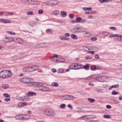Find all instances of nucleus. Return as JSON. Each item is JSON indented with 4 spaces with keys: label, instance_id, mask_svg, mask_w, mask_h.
<instances>
[{
    "label": "nucleus",
    "instance_id": "nucleus-37",
    "mask_svg": "<svg viewBox=\"0 0 122 122\" xmlns=\"http://www.w3.org/2000/svg\"><path fill=\"white\" fill-rule=\"evenodd\" d=\"M87 100L91 102H93L95 101V99L90 98H88Z\"/></svg>",
    "mask_w": 122,
    "mask_h": 122
},
{
    "label": "nucleus",
    "instance_id": "nucleus-15",
    "mask_svg": "<svg viewBox=\"0 0 122 122\" xmlns=\"http://www.w3.org/2000/svg\"><path fill=\"white\" fill-rule=\"evenodd\" d=\"M41 91L43 92H50L51 90L49 88L46 87L44 86L42 87Z\"/></svg>",
    "mask_w": 122,
    "mask_h": 122
},
{
    "label": "nucleus",
    "instance_id": "nucleus-9",
    "mask_svg": "<svg viewBox=\"0 0 122 122\" xmlns=\"http://www.w3.org/2000/svg\"><path fill=\"white\" fill-rule=\"evenodd\" d=\"M30 78L28 77H24L21 78L20 81L21 82L27 83L29 81H30Z\"/></svg>",
    "mask_w": 122,
    "mask_h": 122
},
{
    "label": "nucleus",
    "instance_id": "nucleus-45",
    "mask_svg": "<svg viewBox=\"0 0 122 122\" xmlns=\"http://www.w3.org/2000/svg\"><path fill=\"white\" fill-rule=\"evenodd\" d=\"M118 94V93L115 91H113L112 93V94L113 95H117Z\"/></svg>",
    "mask_w": 122,
    "mask_h": 122
},
{
    "label": "nucleus",
    "instance_id": "nucleus-31",
    "mask_svg": "<svg viewBox=\"0 0 122 122\" xmlns=\"http://www.w3.org/2000/svg\"><path fill=\"white\" fill-rule=\"evenodd\" d=\"M65 61V59L64 58H60L57 60L58 62H63Z\"/></svg>",
    "mask_w": 122,
    "mask_h": 122
},
{
    "label": "nucleus",
    "instance_id": "nucleus-53",
    "mask_svg": "<svg viewBox=\"0 0 122 122\" xmlns=\"http://www.w3.org/2000/svg\"><path fill=\"white\" fill-rule=\"evenodd\" d=\"M97 39V38L96 37H93L91 38V40L93 41H96Z\"/></svg>",
    "mask_w": 122,
    "mask_h": 122
},
{
    "label": "nucleus",
    "instance_id": "nucleus-1",
    "mask_svg": "<svg viewBox=\"0 0 122 122\" xmlns=\"http://www.w3.org/2000/svg\"><path fill=\"white\" fill-rule=\"evenodd\" d=\"M11 72L9 70H3L0 72V78H5L10 77L12 76Z\"/></svg>",
    "mask_w": 122,
    "mask_h": 122
},
{
    "label": "nucleus",
    "instance_id": "nucleus-22",
    "mask_svg": "<svg viewBox=\"0 0 122 122\" xmlns=\"http://www.w3.org/2000/svg\"><path fill=\"white\" fill-rule=\"evenodd\" d=\"M60 14L63 17H65L67 16L66 12L64 11H62L61 12Z\"/></svg>",
    "mask_w": 122,
    "mask_h": 122
},
{
    "label": "nucleus",
    "instance_id": "nucleus-2",
    "mask_svg": "<svg viewBox=\"0 0 122 122\" xmlns=\"http://www.w3.org/2000/svg\"><path fill=\"white\" fill-rule=\"evenodd\" d=\"M43 114L46 116H54L56 114L55 111L52 109H46L43 111Z\"/></svg>",
    "mask_w": 122,
    "mask_h": 122
},
{
    "label": "nucleus",
    "instance_id": "nucleus-7",
    "mask_svg": "<svg viewBox=\"0 0 122 122\" xmlns=\"http://www.w3.org/2000/svg\"><path fill=\"white\" fill-rule=\"evenodd\" d=\"M79 66V69L83 68L86 70H89V65L88 64H86L84 66L82 64H80Z\"/></svg>",
    "mask_w": 122,
    "mask_h": 122
},
{
    "label": "nucleus",
    "instance_id": "nucleus-63",
    "mask_svg": "<svg viewBox=\"0 0 122 122\" xmlns=\"http://www.w3.org/2000/svg\"><path fill=\"white\" fill-rule=\"evenodd\" d=\"M10 99L9 98H5L4 99L5 101L6 102H8L10 100Z\"/></svg>",
    "mask_w": 122,
    "mask_h": 122
},
{
    "label": "nucleus",
    "instance_id": "nucleus-6",
    "mask_svg": "<svg viewBox=\"0 0 122 122\" xmlns=\"http://www.w3.org/2000/svg\"><path fill=\"white\" fill-rule=\"evenodd\" d=\"M31 66H28L25 67L22 69V71L25 72H32Z\"/></svg>",
    "mask_w": 122,
    "mask_h": 122
},
{
    "label": "nucleus",
    "instance_id": "nucleus-4",
    "mask_svg": "<svg viewBox=\"0 0 122 122\" xmlns=\"http://www.w3.org/2000/svg\"><path fill=\"white\" fill-rule=\"evenodd\" d=\"M43 85V84L42 83L36 82L35 86L37 90L41 91Z\"/></svg>",
    "mask_w": 122,
    "mask_h": 122
},
{
    "label": "nucleus",
    "instance_id": "nucleus-11",
    "mask_svg": "<svg viewBox=\"0 0 122 122\" xmlns=\"http://www.w3.org/2000/svg\"><path fill=\"white\" fill-rule=\"evenodd\" d=\"M58 56L56 54H55V56L51 57L50 58V60L53 62H57V59H56L58 58Z\"/></svg>",
    "mask_w": 122,
    "mask_h": 122
},
{
    "label": "nucleus",
    "instance_id": "nucleus-52",
    "mask_svg": "<svg viewBox=\"0 0 122 122\" xmlns=\"http://www.w3.org/2000/svg\"><path fill=\"white\" fill-rule=\"evenodd\" d=\"M109 34V33L106 32H104L102 33L103 35L106 36H108V35Z\"/></svg>",
    "mask_w": 122,
    "mask_h": 122
},
{
    "label": "nucleus",
    "instance_id": "nucleus-33",
    "mask_svg": "<svg viewBox=\"0 0 122 122\" xmlns=\"http://www.w3.org/2000/svg\"><path fill=\"white\" fill-rule=\"evenodd\" d=\"M118 36H117L118 37L117 40L119 41H122V35H118Z\"/></svg>",
    "mask_w": 122,
    "mask_h": 122
},
{
    "label": "nucleus",
    "instance_id": "nucleus-51",
    "mask_svg": "<svg viewBox=\"0 0 122 122\" xmlns=\"http://www.w3.org/2000/svg\"><path fill=\"white\" fill-rule=\"evenodd\" d=\"M8 33L9 34H11L13 35H15V32L12 31H8Z\"/></svg>",
    "mask_w": 122,
    "mask_h": 122
},
{
    "label": "nucleus",
    "instance_id": "nucleus-48",
    "mask_svg": "<svg viewBox=\"0 0 122 122\" xmlns=\"http://www.w3.org/2000/svg\"><path fill=\"white\" fill-rule=\"evenodd\" d=\"M3 95L4 97H10V95L6 93H4Z\"/></svg>",
    "mask_w": 122,
    "mask_h": 122
},
{
    "label": "nucleus",
    "instance_id": "nucleus-36",
    "mask_svg": "<svg viewBox=\"0 0 122 122\" xmlns=\"http://www.w3.org/2000/svg\"><path fill=\"white\" fill-rule=\"evenodd\" d=\"M11 22V21L9 20L5 19L4 23H10Z\"/></svg>",
    "mask_w": 122,
    "mask_h": 122
},
{
    "label": "nucleus",
    "instance_id": "nucleus-3",
    "mask_svg": "<svg viewBox=\"0 0 122 122\" xmlns=\"http://www.w3.org/2000/svg\"><path fill=\"white\" fill-rule=\"evenodd\" d=\"M25 115L26 116H27L26 117H22V114H19L16 115L15 117V118L19 120H26L29 119L30 117L29 116L27 115Z\"/></svg>",
    "mask_w": 122,
    "mask_h": 122
},
{
    "label": "nucleus",
    "instance_id": "nucleus-60",
    "mask_svg": "<svg viewBox=\"0 0 122 122\" xmlns=\"http://www.w3.org/2000/svg\"><path fill=\"white\" fill-rule=\"evenodd\" d=\"M88 53L91 54H93L94 53V52L93 51H88Z\"/></svg>",
    "mask_w": 122,
    "mask_h": 122
},
{
    "label": "nucleus",
    "instance_id": "nucleus-25",
    "mask_svg": "<svg viewBox=\"0 0 122 122\" xmlns=\"http://www.w3.org/2000/svg\"><path fill=\"white\" fill-rule=\"evenodd\" d=\"M59 38L62 40H69L68 38H66L62 36H59Z\"/></svg>",
    "mask_w": 122,
    "mask_h": 122
},
{
    "label": "nucleus",
    "instance_id": "nucleus-41",
    "mask_svg": "<svg viewBox=\"0 0 122 122\" xmlns=\"http://www.w3.org/2000/svg\"><path fill=\"white\" fill-rule=\"evenodd\" d=\"M34 13L33 12L30 11L27 12L26 14L27 15H33Z\"/></svg>",
    "mask_w": 122,
    "mask_h": 122
},
{
    "label": "nucleus",
    "instance_id": "nucleus-8",
    "mask_svg": "<svg viewBox=\"0 0 122 122\" xmlns=\"http://www.w3.org/2000/svg\"><path fill=\"white\" fill-rule=\"evenodd\" d=\"M2 41L5 42H9L13 41V39L11 38L5 37L3 38Z\"/></svg>",
    "mask_w": 122,
    "mask_h": 122
},
{
    "label": "nucleus",
    "instance_id": "nucleus-21",
    "mask_svg": "<svg viewBox=\"0 0 122 122\" xmlns=\"http://www.w3.org/2000/svg\"><path fill=\"white\" fill-rule=\"evenodd\" d=\"M27 85L29 86H35V84H36L35 82H30V81L27 82Z\"/></svg>",
    "mask_w": 122,
    "mask_h": 122
},
{
    "label": "nucleus",
    "instance_id": "nucleus-49",
    "mask_svg": "<svg viewBox=\"0 0 122 122\" xmlns=\"http://www.w3.org/2000/svg\"><path fill=\"white\" fill-rule=\"evenodd\" d=\"M103 117L106 118H111V116L108 115H104L103 116Z\"/></svg>",
    "mask_w": 122,
    "mask_h": 122
},
{
    "label": "nucleus",
    "instance_id": "nucleus-27",
    "mask_svg": "<svg viewBox=\"0 0 122 122\" xmlns=\"http://www.w3.org/2000/svg\"><path fill=\"white\" fill-rule=\"evenodd\" d=\"M71 37L73 39L76 40L77 39V36L75 35L72 34L71 35Z\"/></svg>",
    "mask_w": 122,
    "mask_h": 122
},
{
    "label": "nucleus",
    "instance_id": "nucleus-55",
    "mask_svg": "<svg viewBox=\"0 0 122 122\" xmlns=\"http://www.w3.org/2000/svg\"><path fill=\"white\" fill-rule=\"evenodd\" d=\"M38 13L39 14H41L43 13V10L42 9H41L40 10H39L38 11Z\"/></svg>",
    "mask_w": 122,
    "mask_h": 122
},
{
    "label": "nucleus",
    "instance_id": "nucleus-46",
    "mask_svg": "<svg viewBox=\"0 0 122 122\" xmlns=\"http://www.w3.org/2000/svg\"><path fill=\"white\" fill-rule=\"evenodd\" d=\"M90 34L88 32H86L85 33V36L86 37H89L90 36Z\"/></svg>",
    "mask_w": 122,
    "mask_h": 122
},
{
    "label": "nucleus",
    "instance_id": "nucleus-54",
    "mask_svg": "<svg viewBox=\"0 0 122 122\" xmlns=\"http://www.w3.org/2000/svg\"><path fill=\"white\" fill-rule=\"evenodd\" d=\"M92 76H89L84 78V79L86 80H88L92 79Z\"/></svg>",
    "mask_w": 122,
    "mask_h": 122
},
{
    "label": "nucleus",
    "instance_id": "nucleus-35",
    "mask_svg": "<svg viewBox=\"0 0 122 122\" xmlns=\"http://www.w3.org/2000/svg\"><path fill=\"white\" fill-rule=\"evenodd\" d=\"M3 87L4 89H6L8 87V85L7 84H5L3 85Z\"/></svg>",
    "mask_w": 122,
    "mask_h": 122
},
{
    "label": "nucleus",
    "instance_id": "nucleus-28",
    "mask_svg": "<svg viewBox=\"0 0 122 122\" xmlns=\"http://www.w3.org/2000/svg\"><path fill=\"white\" fill-rule=\"evenodd\" d=\"M51 85L52 86L56 87L59 86V84L57 82H53L52 83Z\"/></svg>",
    "mask_w": 122,
    "mask_h": 122
},
{
    "label": "nucleus",
    "instance_id": "nucleus-43",
    "mask_svg": "<svg viewBox=\"0 0 122 122\" xmlns=\"http://www.w3.org/2000/svg\"><path fill=\"white\" fill-rule=\"evenodd\" d=\"M81 18L79 17L77 18H76V21L77 22H81Z\"/></svg>",
    "mask_w": 122,
    "mask_h": 122
},
{
    "label": "nucleus",
    "instance_id": "nucleus-38",
    "mask_svg": "<svg viewBox=\"0 0 122 122\" xmlns=\"http://www.w3.org/2000/svg\"><path fill=\"white\" fill-rule=\"evenodd\" d=\"M46 32L47 33H50L51 34L52 31V30L50 29H47L46 30Z\"/></svg>",
    "mask_w": 122,
    "mask_h": 122
},
{
    "label": "nucleus",
    "instance_id": "nucleus-42",
    "mask_svg": "<svg viewBox=\"0 0 122 122\" xmlns=\"http://www.w3.org/2000/svg\"><path fill=\"white\" fill-rule=\"evenodd\" d=\"M64 71V70L63 69H59L57 71V72L58 73H63Z\"/></svg>",
    "mask_w": 122,
    "mask_h": 122
},
{
    "label": "nucleus",
    "instance_id": "nucleus-47",
    "mask_svg": "<svg viewBox=\"0 0 122 122\" xmlns=\"http://www.w3.org/2000/svg\"><path fill=\"white\" fill-rule=\"evenodd\" d=\"M118 36V35L117 34H112L109 37L110 38H112L113 37H115Z\"/></svg>",
    "mask_w": 122,
    "mask_h": 122
},
{
    "label": "nucleus",
    "instance_id": "nucleus-34",
    "mask_svg": "<svg viewBox=\"0 0 122 122\" xmlns=\"http://www.w3.org/2000/svg\"><path fill=\"white\" fill-rule=\"evenodd\" d=\"M95 70H100L102 69V67L100 66L95 65Z\"/></svg>",
    "mask_w": 122,
    "mask_h": 122
},
{
    "label": "nucleus",
    "instance_id": "nucleus-59",
    "mask_svg": "<svg viewBox=\"0 0 122 122\" xmlns=\"http://www.w3.org/2000/svg\"><path fill=\"white\" fill-rule=\"evenodd\" d=\"M86 20L84 19H82L81 18V22H86Z\"/></svg>",
    "mask_w": 122,
    "mask_h": 122
},
{
    "label": "nucleus",
    "instance_id": "nucleus-29",
    "mask_svg": "<svg viewBox=\"0 0 122 122\" xmlns=\"http://www.w3.org/2000/svg\"><path fill=\"white\" fill-rule=\"evenodd\" d=\"M41 44H43V46H42V47H47L49 46V43H42Z\"/></svg>",
    "mask_w": 122,
    "mask_h": 122
},
{
    "label": "nucleus",
    "instance_id": "nucleus-32",
    "mask_svg": "<svg viewBox=\"0 0 122 122\" xmlns=\"http://www.w3.org/2000/svg\"><path fill=\"white\" fill-rule=\"evenodd\" d=\"M83 9L84 10H92V8L91 7L89 8L83 7Z\"/></svg>",
    "mask_w": 122,
    "mask_h": 122
},
{
    "label": "nucleus",
    "instance_id": "nucleus-50",
    "mask_svg": "<svg viewBox=\"0 0 122 122\" xmlns=\"http://www.w3.org/2000/svg\"><path fill=\"white\" fill-rule=\"evenodd\" d=\"M69 18L70 19H72L74 18V15L72 14H69Z\"/></svg>",
    "mask_w": 122,
    "mask_h": 122
},
{
    "label": "nucleus",
    "instance_id": "nucleus-40",
    "mask_svg": "<svg viewBox=\"0 0 122 122\" xmlns=\"http://www.w3.org/2000/svg\"><path fill=\"white\" fill-rule=\"evenodd\" d=\"M95 65L92 66L90 67V69L92 71L95 70Z\"/></svg>",
    "mask_w": 122,
    "mask_h": 122
},
{
    "label": "nucleus",
    "instance_id": "nucleus-19",
    "mask_svg": "<svg viewBox=\"0 0 122 122\" xmlns=\"http://www.w3.org/2000/svg\"><path fill=\"white\" fill-rule=\"evenodd\" d=\"M58 1L57 0L52 1L51 2V3L52 5H55L59 3Z\"/></svg>",
    "mask_w": 122,
    "mask_h": 122
},
{
    "label": "nucleus",
    "instance_id": "nucleus-17",
    "mask_svg": "<svg viewBox=\"0 0 122 122\" xmlns=\"http://www.w3.org/2000/svg\"><path fill=\"white\" fill-rule=\"evenodd\" d=\"M27 104V103L26 102H21L19 103L18 106L19 107H22L26 105Z\"/></svg>",
    "mask_w": 122,
    "mask_h": 122
},
{
    "label": "nucleus",
    "instance_id": "nucleus-10",
    "mask_svg": "<svg viewBox=\"0 0 122 122\" xmlns=\"http://www.w3.org/2000/svg\"><path fill=\"white\" fill-rule=\"evenodd\" d=\"M13 41H15L16 43L21 44L23 43V41L20 38L15 37Z\"/></svg>",
    "mask_w": 122,
    "mask_h": 122
},
{
    "label": "nucleus",
    "instance_id": "nucleus-16",
    "mask_svg": "<svg viewBox=\"0 0 122 122\" xmlns=\"http://www.w3.org/2000/svg\"><path fill=\"white\" fill-rule=\"evenodd\" d=\"M36 95V93L31 92H28L27 94V96H35Z\"/></svg>",
    "mask_w": 122,
    "mask_h": 122
},
{
    "label": "nucleus",
    "instance_id": "nucleus-39",
    "mask_svg": "<svg viewBox=\"0 0 122 122\" xmlns=\"http://www.w3.org/2000/svg\"><path fill=\"white\" fill-rule=\"evenodd\" d=\"M66 106V105L65 104H62L60 106V107L62 109H64L65 108Z\"/></svg>",
    "mask_w": 122,
    "mask_h": 122
},
{
    "label": "nucleus",
    "instance_id": "nucleus-44",
    "mask_svg": "<svg viewBox=\"0 0 122 122\" xmlns=\"http://www.w3.org/2000/svg\"><path fill=\"white\" fill-rule=\"evenodd\" d=\"M83 49L85 51H87V50H90V49H89L87 46H84L83 47Z\"/></svg>",
    "mask_w": 122,
    "mask_h": 122
},
{
    "label": "nucleus",
    "instance_id": "nucleus-14",
    "mask_svg": "<svg viewBox=\"0 0 122 122\" xmlns=\"http://www.w3.org/2000/svg\"><path fill=\"white\" fill-rule=\"evenodd\" d=\"M32 72L35 71L39 68V67L38 66L35 65H33L31 66V68Z\"/></svg>",
    "mask_w": 122,
    "mask_h": 122
},
{
    "label": "nucleus",
    "instance_id": "nucleus-12",
    "mask_svg": "<svg viewBox=\"0 0 122 122\" xmlns=\"http://www.w3.org/2000/svg\"><path fill=\"white\" fill-rule=\"evenodd\" d=\"M65 98L63 99V100H71L73 99L74 98L73 96L70 95H66L64 96Z\"/></svg>",
    "mask_w": 122,
    "mask_h": 122
},
{
    "label": "nucleus",
    "instance_id": "nucleus-61",
    "mask_svg": "<svg viewBox=\"0 0 122 122\" xmlns=\"http://www.w3.org/2000/svg\"><path fill=\"white\" fill-rule=\"evenodd\" d=\"M64 36L66 37H68L70 36V34L69 33H66L65 34Z\"/></svg>",
    "mask_w": 122,
    "mask_h": 122
},
{
    "label": "nucleus",
    "instance_id": "nucleus-58",
    "mask_svg": "<svg viewBox=\"0 0 122 122\" xmlns=\"http://www.w3.org/2000/svg\"><path fill=\"white\" fill-rule=\"evenodd\" d=\"M92 50H95V49H97V51L99 50V49L98 48L95 47H92Z\"/></svg>",
    "mask_w": 122,
    "mask_h": 122
},
{
    "label": "nucleus",
    "instance_id": "nucleus-30",
    "mask_svg": "<svg viewBox=\"0 0 122 122\" xmlns=\"http://www.w3.org/2000/svg\"><path fill=\"white\" fill-rule=\"evenodd\" d=\"M31 1H32L33 3H32L33 4H37L40 3V2L36 0H31Z\"/></svg>",
    "mask_w": 122,
    "mask_h": 122
},
{
    "label": "nucleus",
    "instance_id": "nucleus-20",
    "mask_svg": "<svg viewBox=\"0 0 122 122\" xmlns=\"http://www.w3.org/2000/svg\"><path fill=\"white\" fill-rule=\"evenodd\" d=\"M20 99L21 100L25 101V100L26 101H28L29 100V98L27 96H24V97H21L20 98Z\"/></svg>",
    "mask_w": 122,
    "mask_h": 122
},
{
    "label": "nucleus",
    "instance_id": "nucleus-56",
    "mask_svg": "<svg viewBox=\"0 0 122 122\" xmlns=\"http://www.w3.org/2000/svg\"><path fill=\"white\" fill-rule=\"evenodd\" d=\"M110 29L111 30H115L117 29L116 28L114 27H110Z\"/></svg>",
    "mask_w": 122,
    "mask_h": 122
},
{
    "label": "nucleus",
    "instance_id": "nucleus-24",
    "mask_svg": "<svg viewBox=\"0 0 122 122\" xmlns=\"http://www.w3.org/2000/svg\"><path fill=\"white\" fill-rule=\"evenodd\" d=\"M119 87V85L118 84H116L112 86L111 87L109 88V89L111 90L112 89V88H117Z\"/></svg>",
    "mask_w": 122,
    "mask_h": 122
},
{
    "label": "nucleus",
    "instance_id": "nucleus-5",
    "mask_svg": "<svg viewBox=\"0 0 122 122\" xmlns=\"http://www.w3.org/2000/svg\"><path fill=\"white\" fill-rule=\"evenodd\" d=\"M80 64L75 63H74L70 65L69 66L70 69L74 70H78L79 69V67H77L78 66H79Z\"/></svg>",
    "mask_w": 122,
    "mask_h": 122
},
{
    "label": "nucleus",
    "instance_id": "nucleus-62",
    "mask_svg": "<svg viewBox=\"0 0 122 122\" xmlns=\"http://www.w3.org/2000/svg\"><path fill=\"white\" fill-rule=\"evenodd\" d=\"M51 71L53 72L54 73L56 72V70L55 69L53 68L51 69Z\"/></svg>",
    "mask_w": 122,
    "mask_h": 122
},
{
    "label": "nucleus",
    "instance_id": "nucleus-23",
    "mask_svg": "<svg viewBox=\"0 0 122 122\" xmlns=\"http://www.w3.org/2000/svg\"><path fill=\"white\" fill-rule=\"evenodd\" d=\"M81 28H74L71 30V31L73 33H76L77 32L78 30Z\"/></svg>",
    "mask_w": 122,
    "mask_h": 122
},
{
    "label": "nucleus",
    "instance_id": "nucleus-57",
    "mask_svg": "<svg viewBox=\"0 0 122 122\" xmlns=\"http://www.w3.org/2000/svg\"><path fill=\"white\" fill-rule=\"evenodd\" d=\"M85 58L86 59H92V57H90L89 56H86Z\"/></svg>",
    "mask_w": 122,
    "mask_h": 122
},
{
    "label": "nucleus",
    "instance_id": "nucleus-26",
    "mask_svg": "<svg viewBox=\"0 0 122 122\" xmlns=\"http://www.w3.org/2000/svg\"><path fill=\"white\" fill-rule=\"evenodd\" d=\"M43 44H39L36 45L35 46V47L37 48H39L42 47V46H43Z\"/></svg>",
    "mask_w": 122,
    "mask_h": 122
},
{
    "label": "nucleus",
    "instance_id": "nucleus-18",
    "mask_svg": "<svg viewBox=\"0 0 122 122\" xmlns=\"http://www.w3.org/2000/svg\"><path fill=\"white\" fill-rule=\"evenodd\" d=\"M59 14V11L58 10H55L52 12V14L53 15L57 16Z\"/></svg>",
    "mask_w": 122,
    "mask_h": 122
},
{
    "label": "nucleus",
    "instance_id": "nucleus-64",
    "mask_svg": "<svg viewBox=\"0 0 122 122\" xmlns=\"http://www.w3.org/2000/svg\"><path fill=\"white\" fill-rule=\"evenodd\" d=\"M95 58L97 59H99V56L98 54H96L95 55Z\"/></svg>",
    "mask_w": 122,
    "mask_h": 122
},
{
    "label": "nucleus",
    "instance_id": "nucleus-13",
    "mask_svg": "<svg viewBox=\"0 0 122 122\" xmlns=\"http://www.w3.org/2000/svg\"><path fill=\"white\" fill-rule=\"evenodd\" d=\"M105 78V77L104 76H100L96 77V79L99 81L102 82L103 81V80Z\"/></svg>",
    "mask_w": 122,
    "mask_h": 122
}]
</instances>
